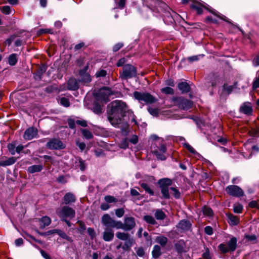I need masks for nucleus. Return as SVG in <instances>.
I'll list each match as a JSON object with an SVG mask.
<instances>
[{
	"mask_svg": "<svg viewBox=\"0 0 259 259\" xmlns=\"http://www.w3.org/2000/svg\"><path fill=\"white\" fill-rule=\"evenodd\" d=\"M126 110V104L121 101H114L108 106V120L113 126L120 128L122 132H126L128 126L123 120Z\"/></svg>",
	"mask_w": 259,
	"mask_h": 259,
	"instance_id": "obj_1",
	"label": "nucleus"
},
{
	"mask_svg": "<svg viewBox=\"0 0 259 259\" xmlns=\"http://www.w3.org/2000/svg\"><path fill=\"white\" fill-rule=\"evenodd\" d=\"M151 149L157 159L161 160L166 159L164 154L166 151V148L162 139L158 138L154 143L152 145Z\"/></svg>",
	"mask_w": 259,
	"mask_h": 259,
	"instance_id": "obj_2",
	"label": "nucleus"
},
{
	"mask_svg": "<svg viewBox=\"0 0 259 259\" xmlns=\"http://www.w3.org/2000/svg\"><path fill=\"white\" fill-rule=\"evenodd\" d=\"M133 96L135 99L137 100L140 103L152 104L157 101L156 97L147 92L135 91L133 93Z\"/></svg>",
	"mask_w": 259,
	"mask_h": 259,
	"instance_id": "obj_3",
	"label": "nucleus"
},
{
	"mask_svg": "<svg viewBox=\"0 0 259 259\" xmlns=\"http://www.w3.org/2000/svg\"><path fill=\"white\" fill-rule=\"evenodd\" d=\"M56 213L61 221L72 219L75 216V211L68 206H63L57 209Z\"/></svg>",
	"mask_w": 259,
	"mask_h": 259,
	"instance_id": "obj_4",
	"label": "nucleus"
},
{
	"mask_svg": "<svg viewBox=\"0 0 259 259\" xmlns=\"http://www.w3.org/2000/svg\"><path fill=\"white\" fill-rule=\"evenodd\" d=\"M119 74L122 79L126 80L135 77L137 75V70L134 66L126 64L123 66L122 71H120Z\"/></svg>",
	"mask_w": 259,
	"mask_h": 259,
	"instance_id": "obj_5",
	"label": "nucleus"
},
{
	"mask_svg": "<svg viewBox=\"0 0 259 259\" xmlns=\"http://www.w3.org/2000/svg\"><path fill=\"white\" fill-rule=\"evenodd\" d=\"M172 101L175 105L183 110H188L191 108L193 106L192 101L185 99L182 97H173Z\"/></svg>",
	"mask_w": 259,
	"mask_h": 259,
	"instance_id": "obj_6",
	"label": "nucleus"
},
{
	"mask_svg": "<svg viewBox=\"0 0 259 259\" xmlns=\"http://www.w3.org/2000/svg\"><path fill=\"white\" fill-rule=\"evenodd\" d=\"M113 94V92L109 88L104 87L98 91L96 95V98L98 101L106 103L109 101V97Z\"/></svg>",
	"mask_w": 259,
	"mask_h": 259,
	"instance_id": "obj_7",
	"label": "nucleus"
},
{
	"mask_svg": "<svg viewBox=\"0 0 259 259\" xmlns=\"http://www.w3.org/2000/svg\"><path fill=\"white\" fill-rule=\"evenodd\" d=\"M102 223L104 226H106L107 228L110 227L117 229L121 228L120 221L113 220L108 214H104L102 217Z\"/></svg>",
	"mask_w": 259,
	"mask_h": 259,
	"instance_id": "obj_8",
	"label": "nucleus"
},
{
	"mask_svg": "<svg viewBox=\"0 0 259 259\" xmlns=\"http://www.w3.org/2000/svg\"><path fill=\"white\" fill-rule=\"evenodd\" d=\"M102 223L104 226H106L107 228L110 227L117 229L121 228L120 221L113 220L108 214H104L102 217Z\"/></svg>",
	"mask_w": 259,
	"mask_h": 259,
	"instance_id": "obj_9",
	"label": "nucleus"
},
{
	"mask_svg": "<svg viewBox=\"0 0 259 259\" xmlns=\"http://www.w3.org/2000/svg\"><path fill=\"white\" fill-rule=\"evenodd\" d=\"M158 183L160 185L163 197L165 199H168L169 195L168 187L171 184V180L167 178L162 179L159 181Z\"/></svg>",
	"mask_w": 259,
	"mask_h": 259,
	"instance_id": "obj_10",
	"label": "nucleus"
},
{
	"mask_svg": "<svg viewBox=\"0 0 259 259\" xmlns=\"http://www.w3.org/2000/svg\"><path fill=\"white\" fill-rule=\"evenodd\" d=\"M121 228L118 229H122L125 231H130L133 229L136 226L135 219L133 217H125L124 222L120 221Z\"/></svg>",
	"mask_w": 259,
	"mask_h": 259,
	"instance_id": "obj_11",
	"label": "nucleus"
},
{
	"mask_svg": "<svg viewBox=\"0 0 259 259\" xmlns=\"http://www.w3.org/2000/svg\"><path fill=\"white\" fill-rule=\"evenodd\" d=\"M47 146L50 149L59 150L65 148V145L59 139H52L47 143Z\"/></svg>",
	"mask_w": 259,
	"mask_h": 259,
	"instance_id": "obj_12",
	"label": "nucleus"
},
{
	"mask_svg": "<svg viewBox=\"0 0 259 259\" xmlns=\"http://www.w3.org/2000/svg\"><path fill=\"white\" fill-rule=\"evenodd\" d=\"M226 190L229 195L235 197L242 196L244 194L242 190L236 185L229 186L226 188Z\"/></svg>",
	"mask_w": 259,
	"mask_h": 259,
	"instance_id": "obj_13",
	"label": "nucleus"
},
{
	"mask_svg": "<svg viewBox=\"0 0 259 259\" xmlns=\"http://www.w3.org/2000/svg\"><path fill=\"white\" fill-rule=\"evenodd\" d=\"M151 2L149 4L151 7L150 8V7H146V9H145V12L147 15H145V14H143L145 17H149L153 14V12H154V10L153 9V8L152 7H157V6L161 7V5H164L165 6H166L164 4L162 3L161 2H159L158 0H151ZM156 9L159 11V10H158L157 8H156Z\"/></svg>",
	"mask_w": 259,
	"mask_h": 259,
	"instance_id": "obj_14",
	"label": "nucleus"
},
{
	"mask_svg": "<svg viewBox=\"0 0 259 259\" xmlns=\"http://www.w3.org/2000/svg\"><path fill=\"white\" fill-rule=\"evenodd\" d=\"M189 2H192L191 4V8L195 9L198 14H201L202 13V8H205L207 9H208L204 5L200 4L199 2L192 0H182V3L183 4H187Z\"/></svg>",
	"mask_w": 259,
	"mask_h": 259,
	"instance_id": "obj_15",
	"label": "nucleus"
},
{
	"mask_svg": "<svg viewBox=\"0 0 259 259\" xmlns=\"http://www.w3.org/2000/svg\"><path fill=\"white\" fill-rule=\"evenodd\" d=\"M37 130L34 127H29L24 132L23 138L26 140H30L36 137Z\"/></svg>",
	"mask_w": 259,
	"mask_h": 259,
	"instance_id": "obj_16",
	"label": "nucleus"
},
{
	"mask_svg": "<svg viewBox=\"0 0 259 259\" xmlns=\"http://www.w3.org/2000/svg\"><path fill=\"white\" fill-rule=\"evenodd\" d=\"M239 111L246 115L251 114L252 112V108L251 103L248 102L243 103L240 107Z\"/></svg>",
	"mask_w": 259,
	"mask_h": 259,
	"instance_id": "obj_17",
	"label": "nucleus"
},
{
	"mask_svg": "<svg viewBox=\"0 0 259 259\" xmlns=\"http://www.w3.org/2000/svg\"><path fill=\"white\" fill-rule=\"evenodd\" d=\"M88 69V66H86L84 69L79 71V75L81 77V81L84 83H89L92 80L90 75L87 72Z\"/></svg>",
	"mask_w": 259,
	"mask_h": 259,
	"instance_id": "obj_18",
	"label": "nucleus"
},
{
	"mask_svg": "<svg viewBox=\"0 0 259 259\" xmlns=\"http://www.w3.org/2000/svg\"><path fill=\"white\" fill-rule=\"evenodd\" d=\"M114 237V231L111 228H105L103 234V238L105 241H110Z\"/></svg>",
	"mask_w": 259,
	"mask_h": 259,
	"instance_id": "obj_19",
	"label": "nucleus"
},
{
	"mask_svg": "<svg viewBox=\"0 0 259 259\" xmlns=\"http://www.w3.org/2000/svg\"><path fill=\"white\" fill-rule=\"evenodd\" d=\"M63 201L65 204H69L75 202L76 201V197L73 193L71 192H68L66 193L64 196L63 198Z\"/></svg>",
	"mask_w": 259,
	"mask_h": 259,
	"instance_id": "obj_20",
	"label": "nucleus"
},
{
	"mask_svg": "<svg viewBox=\"0 0 259 259\" xmlns=\"http://www.w3.org/2000/svg\"><path fill=\"white\" fill-rule=\"evenodd\" d=\"M191 223L190 222L187 220H181L179 224L177 225V227L178 228L182 230H188L190 229L191 227Z\"/></svg>",
	"mask_w": 259,
	"mask_h": 259,
	"instance_id": "obj_21",
	"label": "nucleus"
},
{
	"mask_svg": "<svg viewBox=\"0 0 259 259\" xmlns=\"http://www.w3.org/2000/svg\"><path fill=\"white\" fill-rule=\"evenodd\" d=\"M79 87L77 80L74 78H70L67 82V88L69 90L75 91Z\"/></svg>",
	"mask_w": 259,
	"mask_h": 259,
	"instance_id": "obj_22",
	"label": "nucleus"
},
{
	"mask_svg": "<svg viewBox=\"0 0 259 259\" xmlns=\"http://www.w3.org/2000/svg\"><path fill=\"white\" fill-rule=\"evenodd\" d=\"M178 89L182 93H187L190 91V87L186 82H181L178 84Z\"/></svg>",
	"mask_w": 259,
	"mask_h": 259,
	"instance_id": "obj_23",
	"label": "nucleus"
},
{
	"mask_svg": "<svg viewBox=\"0 0 259 259\" xmlns=\"http://www.w3.org/2000/svg\"><path fill=\"white\" fill-rule=\"evenodd\" d=\"M49 232L50 234L56 233V234H57V235H59L61 237L68 240V241H72V239L70 237L68 236L65 233H64L63 231H62L60 230L54 229V230L50 231Z\"/></svg>",
	"mask_w": 259,
	"mask_h": 259,
	"instance_id": "obj_24",
	"label": "nucleus"
},
{
	"mask_svg": "<svg viewBox=\"0 0 259 259\" xmlns=\"http://www.w3.org/2000/svg\"><path fill=\"white\" fill-rule=\"evenodd\" d=\"M124 245L122 246L123 250H128L135 243V240L133 238L130 237L127 240L124 241Z\"/></svg>",
	"mask_w": 259,
	"mask_h": 259,
	"instance_id": "obj_25",
	"label": "nucleus"
},
{
	"mask_svg": "<svg viewBox=\"0 0 259 259\" xmlns=\"http://www.w3.org/2000/svg\"><path fill=\"white\" fill-rule=\"evenodd\" d=\"M16 161V159L15 157H10L6 160L0 159V166H6L12 165Z\"/></svg>",
	"mask_w": 259,
	"mask_h": 259,
	"instance_id": "obj_26",
	"label": "nucleus"
},
{
	"mask_svg": "<svg viewBox=\"0 0 259 259\" xmlns=\"http://www.w3.org/2000/svg\"><path fill=\"white\" fill-rule=\"evenodd\" d=\"M43 169V166L41 164L31 165L28 168V171L29 173L33 174L36 172H39Z\"/></svg>",
	"mask_w": 259,
	"mask_h": 259,
	"instance_id": "obj_27",
	"label": "nucleus"
},
{
	"mask_svg": "<svg viewBox=\"0 0 259 259\" xmlns=\"http://www.w3.org/2000/svg\"><path fill=\"white\" fill-rule=\"evenodd\" d=\"M237 239L235 237H232L228 242V247L230 251H233L236 248Z\"/></svg>",
	"mask_w": 259,
	"mask_h": 259,
	"instance_id": "obj_28",
	"label": "nucleus"
},
{
	"mask_svg": "<svg viewBox=\"0 0 259 259\" xmlns=\"http://www.w3.org/2000/svg\"><path fill=\"white\" fill-rule=\"evenodd\" d=\"M39 222L40 227L44 228L45 227L49 226L51 224V220L49 217L45 216L40 219Z\"/></svg>",
	"mask_w": 259,
	"mask_h": 259,
	"instance_id": "obj_29",
	"label": "nucleus"
},
{
	"mask_svg": "<svg viewBox=\"0 0 259 259\" xmlns=\"http://www.w3.org/2000/svg\"><path fill=\"white\" fill-rule=\"evenodd\" d=\"M167 240V238L163 235L158 236L156 237L155 239L156 242L160 244V245L163 247L165 246V245L166 244Z\"/></svg>",
	"mask_w": 259,
	"mask_h": 259,
	"instance_id": "obj_30",
	"label": "nucleus"
},
{
	"mask_svg": "<svg viewBox=\"0 0 259 259\" xmlns=\"http://www.w3.org/2000/svg\"><path fill=\"white\" fill-rule=\"evenodd\" d=\"M152 256L154 258H157L161 254V248L159 246L155 245L153 247L152 251Z\"/></svg>",
	"mask_w": 259,
	"mask_h": 259,
	"instance_id": "obj_31",
	"label": "nucleus"
},
{
	"mask_svg": "<svg viewBox=\"0 0 259 259\" xmlns=\"http://www.w3.org/2000/svg\"><path fill=\"white\" fill-rule=\"evenodd\" d=\"M154 215L155 218L158 220H163L166 217L164 212L159 209H157L155 210Z\"/></svg>",
	"mask_w": 259,
	"mask_h": 259,
	"instance_id": "obj_32",
	"label": "nucleus"
},
{
	"mask_svg": "<svg viewBox=\"0 0 259 259\" xmlns=\"http://www.w3.org/2000/svg\"><path fill=\"white\" fill-rule=\"evenodd\" d=\"M237 82H234L233 85H228L227 84H224L223 87V90L227 94H230L234 88H237Z\"/></svg>",
	"mask_w": 259,
	"mask_h": 259,
	"instance_id": "obj_33",
	"label": "nucleus"
},
{
	"mask_svg": "<svg viewBox=\"0 0 259 259\" xmlns=\"http://www.w3.org/2000/svg\"><path fill=\"white\" fill-rule=\"evenodd\" d=\"M228 217L229 219V223L230 225L235 226L238 224L239 220L237 217L233 214H229Z\"/></svg>",
	"mask_w": 259,
	"mask_h": 259,
	"instance_id": "obj_34",
	"label": "nucleus"
},
{
	"mask_svg": "<svg viewBox=\"0 0 259 259\" xmlns=\"http://www.w3.org/2000/svg\"><path fill=\"white\" fill-rule=\"evenodd\" d=\"M116 236L120 240L125 241L129 238L130 235L128 233L124 232H118L116 234Z\"/></svg>",
	"mask_w": 259,
	"mask_h": 259,
	"instance_id": "obj_35",
	"label": "nucleus"
},
{
	"mask_svg": "<svg viewBox=\"0 0 259 259\" xmlns=\"http://www.w3.org/2000/svg\"><path fill=\"white\" fill-rule=\"evenodd\" d=\"M141 187L144 189V190L148 193L150 195L153 196L154 192L151 189L150 187L146 183H142L140 184Z\"/></svg>",
	"mask_w": 259,
	"mask_h": 259,
	"instance_id": "obj_36",
	"label": "nucleus"
},
{
	"mask_svg": "<svg viewBox=\"0 0 259 259\" xmlns=\"http://www.w3.org/2000/svg\"><path fill=\"white\" fill-rule=\"evenodd\" d=\"M9 63L10 65H15L17 62V55L16 54H12L9 57Z\"/></svg>",
	"mask_w": 259,
	"mask_h": 259,
	"instance_id": "obj_37",
	"label": "nucleus"
},
{
	"mask_svg": "<svg viewBox=\"0 0 259 259\" xmlns=\"http://www.w3.org/2000/svg\"><path fill=\"white\" fill-rule=\"evenodd\" d=\"M144 220L145 222H146L147 223L151 224V225H155L156 224V222L154 218L149 215H146L144 217Z\"/></svg>",
	"mask_w": 259,
	"mask_h": 259,
	"instance_id": "obj_38",
	"label": "nucleus"
},
{
	"mask_svg": "<svg viewBox=\"0 0 259 259\" xmlns=\"http://www.w3.org/2000/svg\"><path fill=\"white\" fill-rule=\"evenodd\" d=\"M82 134L84 137L87 139H91L93 138V136L92 133L87 129L81 130Z\"/></svg>",
	"mask_w": 259,
	"mask_h": 259,
	"instance_id": "obj_39",
	"label": "nucleus"
},
{
	"mask_svg": "<svg viewBox=\"0 0 259 259\" xmlns=\"http://www.w3.org/2000/svg\"><path fill=\"white\" fill-rule=\"evenodd\" d=\"M259 87V71L256 73V76L254 78L252 83V88L253 89H256Z\"/></svg>",
	"mask_w": 259,
	"mask_h": 259,
	"instance_id": "obj_40",
	"label": "nucleus"
},
{
	"mask_svg": "<svg viewBox=\"0 0 259 259\" xmlns=\"http://www.w3.org/2000/svg\"><path fill=\"white\" fill-rule=\"evenodd\" d=\"M219 248L223 253H226L230 251L228 246L224 243L220 244L219 245Z\"/></svg>",
	"mask_w": 259,
	"mask_h": 259,
	"instance_id": "obj_41",
	"label": "nucleus"
},
{
	"mask_svg": "<svg viewBox=\"0 0 259 259\" xmlns=\"http://www.w3.org/2000/svg\"><path fill=\"white\" fill-rule=\"evenodd\" d=\"M60 103L61 105L66 107H68L70 106L69 100L65 97H62L60 98Z\"/></svg>",
	"mask_w": 259,
	"mask_h": 259,
	"instance_id": "obj_42",
	"label": "nucleus"
},
{
	"mask_svg": "<svg viewBox=\"0 0 259 259\" xmlns=\"http://www.w3.org/2000/svg\"><path fill=\"white\" fill-rule=\"evenodd\" d=\"M233 209L235 213H241L243 209V206L241 204H235L234 205Z\"/></svg>",
	"mask_w": 259,
	"mask_h": 259,
	"instance_id": "obj_43",
	"label": "nucleus"
},
{
	"mask_svg": "<svg viewBox=\"0 0 259 259\" xmlns=\"http://www.w3.org/2000/svg\"><path fill=\"white\" fill-rule=\"evenodd\" d=\"M203 212L205 215H206L209 217H211L212 215L213 212L211 209L208 207H204L202 209Z\"/></svg>",
	"mask_w": 259,
	"mask_h": 259,
	"instance_id": "obj_44",
	"label": "nucleus"
},
{
	"mask_svg": "<svg viewBox=\"0 0 259 259\" xmlns=\"http://www.w3.org/2000/svg\"><path fill=\"white\" fill-rule=\"evenodd\" d=\"M161 92L165 94L172 95L174 93V90L170 87H165L161 89Z\"/></svg>",
	"mask_w": 259,
	"mask_h": 259,
	"instance_id": "obj_45",
	"label": "nucleus"
},
{
	"mask_svg": "<svg viewBox=\"0 0 259 259\" xmlns=\"http://www.w3.org/2000/svg\"><path fill=\"white\" fill-rule=\"evenodd\" d=\"M249 133L252 136L257 137L259 136V129L251 127V130L249 131Z\"/></svg>",
	"mask_w": 259,
	"mask_h": 259,
	"instance_id": "obj_46",
	"label": "nucleus"
},
{
	"mask_svg": "<svg viewBox=\"0 0 259 259\" xmlns=\"http://www.w3.org/2000/svg\"><path fill=\"white\" fill-rule=\"evenodd\" d=\"M8 148L12 155L16 153V145L15 143H11L8 145Z\"/></svg>",
	"mask_w": 259,
	"mask_h": 259,
	"instance_id": "obj_47",
	"label": "nucleus"
},
{
	"mask_svg": "<svg viewBox=\"0 0 259 259\" xmlns=\"http://www.w3.org/2000/svg\"><path fill=\"white\" fill-rule=\"evenodd\" d=\"M148 111L149 113L153 116H156L158 114V110L157 108L149 107L148 109Z\"/></svg>",
	"mask_w": 259,
	"mask_h": 259,
	"instance_id": "obj_48",
	"label": "nucleus"
},
{
	"mask_svg": "<svg viewBox=\"0 0 259 259\" xmlns=\"http://www.w3.org/2000/svg\"><path fill=\"white\" fill-rule=\"evenodd\" d=\"M175 14H176L175 13L172 11H171V13H170L169 11L165 12V16L167 17L169 19V22L171 23H172V21H174L173 17Z\"/></svg>",
	"mask_w": 259,
	"mask_h": 259,
	"instance_id": "obj_49",
	"label": "nucleus"
},
{
	"mask_svg": "<svg viewBox=\"0 0 259 259\" xmlns=\"http://www.w3.org/2000/svg\"><path fill=\"white\" fill-rule=\"evenodd\" d=\"M184 145L185 147L191 153L194 154H197V152L196 151V150L189 144L185 143Z\"/></svg>",
	"mask_w": 259,
	"mask_h": 259,
	"instance_id": "obj_50",
	"label": "nucleus"
},
{
	"mask_svg": "<svg viewBox=\"0 0 259 259\" xmlns=\"http://www.w3.org/2000/svg\"><path fill=\"white\" fill-rule=\"evenodd\" d=\"M2 12L6 15L10 13V7L8 6H5L0 8Z\"/></svg>",
	"mask_w": 259,
	"mask_h": 259,
	"instance_id": "obj_51",
	"label": "nucleus"
},
{
	"mask_svg": "<svg viewBox=\"0 0 259 259\" xmlns=\"http://www.w3.org/2000/svg\"><path fill=\"white\" fill-rule=\"evenodd\" d=\"M106 71L103 69L100 70L96 73V76L97 77H104L106 75Z\"/></svg>",
	"mask_w": 259,
	"mask_h": 259,
	"instance_id": "obj_52",
	"label": "nucleus"
},
{
	"mask_svg": "<svg viewBox=\"0 0 259 259\" xmlns=\"http://www.w3.org/2000/svg\"><path fill=\"white\" fill-rule=\"evenodd\" d=\"M202 257L203 259H211L209 250L207 248L205 249V252L202 253Z\"/></svg>",
	"mask_w": 259,
	"mask_h": 259,
	"instance_id": "obj_53",
	"label": "nucleus"
},
{
	"mask_svg": "<svg viewBox=\"0 0 259 259\" xmlns=\"http://www.w3.org/2000/svg\"><path fill=\"white\" fill-rule=\"evenodd\" d=\"M105 200L107 202L111 203L116 202V199L112 196L107 195L105 197Z\"/></svg>",
	"mask_w": 259,
	"mask_h": 259,
	"instance_id": "obj_54",
	"label": "nucleus"
},
{
	"mask_svg": "<svg viewBox=\"0 0 259 259\" xmlns=\"http://www.w3.org/2000/svg\"><path fill=\"white\" fill-rule=\"evenodd\" d=\"M124 213V211L122 208H118L115 210V214L118 218L122 217Z\"/></svg>",
	"mask_w": 259,
	"mask_h": 259,
	"instance_id": "obj_55",
	"label": "nucleus"
},
{
	"mask_svg": "<svg viewBox=\"0 0 259 259\" xmlns=\"http://www.w3.org/2000/svg\"><path fill=\"white\" fill-rule=\"evenodd\" d=\"M87 231L89 235H90L92 239L95 238L96 233L94 229L92 228H89Z\"/></svg>",
	"mask_w": 259,
	"mask_h": 259,
	"instance_id": "obj_56",
	"label": "nucleus"
},
{
	"mask_svg": "<svg viewBox=\"0 0 259 259\" xmlns=\"http://www.w3.org/2000/svg\"><path fill=\"white\" fill-rule=\"evenodd\" d=\"M77 166H78L81 170L83 171L85 168V164L84 161L80 159L78 161Z\"/></svg>",
	"mask_w": 259,
	"mask_h": 259,
	"instance_id": "obj_57",
	"label": "nucleus"
},
{
	"mask_svg": "<svg viewBox=\"0 0 259 259\" xmlns=\"http://www.w3.org/2000/svg\"><path fill=\"white\" fill-rule=\"evenodd\" d=\"M200 56H203V55H196V56H191V57H189L188 58V60L190 62H193V61H197L199 60V57Z\"/></svg>",
	"mask_w": 259,
	"mask_h": 259,
	"instance_id": "obj_58",
	"label": "nucleus"
},
{
	"mask_svg": "<svg viewBox=\"0 0 259 259\" xmlns=\"http://www.w3.org/2000/svg\"><path fill=\"white\" fill-rule=\"evenodd\" d=\"M136 253L139 256H142L144 255L145 252L142 247H139L136 249Z\"/></svg>",
	"mask_w": 259,
	"mask_h": 259,
	"instance_id": "obj_59",
	"label": "nucleus"
},
{
	"mask_svg": "<svg viewBox=\"0 0 259 259\" xmlns=\"http://www.w3.org/2000/svg\"><path fill=\"white\" fill-rule=\"evenodd\" d=\"M204 231L207 235H210L213 233L212 228L210 226H206L204 228Z\"/></svg>",
	"mask_w": 259,
	"mask_h": 259,
	"instance_id": "obj_60",
	"label": "nucleus"
},
{
	"mask_svg": "<svg viewBox=\"0 0 259 259\" xmlns=\"http://www.w3.org/2000/svg\"><path fill=\"white\" fill-rule=\"evenodd\" d=\"M130 142L134 144H136L138 142V138L136 135H133L131 138L130 139Z\"/></svg>",
	"mask_w": 259,
	"mask_h": 259,
	"instance_id": "obj_61",
	"label": "nucleus"
},
{
	"mask_svg": "<svg viewBox=\"0 0 259 259\" xmlns=\"http://www.w3.org/2000/svg\"><path fill=\"white\" fill-rule=\"evenodd\" d=\"M249 206L251 208H258L259 206L256 201H251L249 203Z\"/></svg>",
	"mask_w": 259,
	"mask_h": 259,
	"instance_id": "obj_62",
	"label": "nucleus"
},
{
	"mask_svg": "<svg viewBox=\"0 0 259 259\" xmlns=\"http://www.w3.org/2000/svg\"><path fill=\"white\" fill-rule=\"evenodd\" d=\"M170 190L174 192V195L177 198L180 197V194L179 191L174 187H171Z\"/></svg>",
	"mask_w": 259,
	"mask_h": 259,
	"instance_id": "obj_63",
	"label": "nucleus"
},
{
	"mask_svg": "<svg viewBox=\"0 0 259 259\" xmlns=\"http://www.w3.org/2000/svg\"><path fill=\"white\" fill-rule=\"evenodd\" d=\"M122 47L123 44L122 43H118L113 47V50L114 52H116L118 51Z\"/></svg>",
	"mask_w": 259,
	"mask_h": 259,
	"instance_id": "obj_64",
	"label": "nucleus"
}]
</instances>
